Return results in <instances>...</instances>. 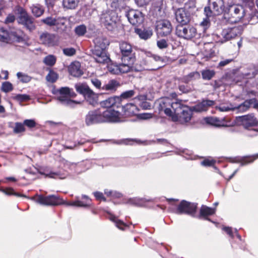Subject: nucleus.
<instances>
[{"label": "nucleus", "instance_id": "nucleus-1", "mask_svg": "<svg viewBox=\"0 0 258 258\" xmlns=\"http://www.w3.org/2000/svg\"><path fill=\"white\" fill-rule=\"evenodd\" d=\"M171 107L174 111L176 119L178 118L181 122L185 123L190 120L194 112L192 107L183 104L181 103V100L173 103Z\"/></svg>", "mask_w": 258, "mask_h": 258}, {"label": "nucleus", "instance_id": "nucleus-2", "mask_svg": "<svg viewBox=\"0 0 258 258\" xmlns=\"http://www.w3.org/2000/svg\"><path fill=\"white\" fill-rule=\"evenodd\" d=\"M245 10L240 5H229L225 10L224 18L231 23L239 22L245 16Z\"/></svg>", "mask_w": 258, "mask_h": 258}, {"label": "nucleus", "instance_id": "nucleus-3", "mask_svg": "<svg viewBox=\"0 0 258 258\" xmlns=\"http://www.w3.org/2000/svg\"><path fill=\"white\" fill-rule=\"evenodd\" d=\"M18 14V22L30 31L35 29L34 18L30 15L23 8L18 6L17 8Z\"/></svg>", "mask_w": 258, "mask_h": 258}, {"label": "nucleus", "instance_id": "nucleus-4", "mask_svg": "<svg viewBox=\"0 0 258 258\" xmlns=\"http://www.w3.org/2000/svg\"><path fill=\"white\" fill-rule=\"evenodd\" d=\"M197 203L183 200L178 205L175 213L178 215L185 214L194 217L197 212Z\"/></svg>", "mask_w": 258, "mask_h": 258}, {"label": "nucleus", "instance_id": "nucleus-5", "mask_svg": "<svg viewBox=\"0 0 258 258\" xmlns=\"http://www.w3.org/2000/svg\"><path fill=\"white\" fill-rule=\"evenodd\" d=\"M235 121L239 125H242L245 129L248 130L249 127L258 125V120L254 113L236 116Z\"/></svg>", "mask_w": 258, "mask_h": 258}, {"label": "nucleus", "instance_id": "nucleus-6", "mask_svg": "<svg viewBox=\"0 0 258 258\" xmlns=\"http://www.w3.org/2000/svg\"><path fill=\"white\" fill-rule=\"evenodd\" d=\"M211 7H206L204 12L206 16L219 15L224 13L225 9L223 0H211Z\"/></svg>", "mask_w": 258, "mask_h": 258}, {"label": "nucleus", "instance_id": "nucleus-7", "mask_svg": "<svg viewBox=\"0 0 258 258\" xmlns=\"http://www.w3.org/2000/svg\"><path fill=\"white\" fill-rule=\"evenodd\" d=\"M175 32L179 37L188 39L195 36L197 30L191 25L180 24L176 26Z\"/></svg>", "mask_w": 258, "mask_h": 258}, {"label": "nucleus", "instance_id": "nucleus-8", "mask_svg": "<svg viewBox=\"0 0 258 258\" xmlns=\"http://www.w3.org/2000/svg\"><path fill=\"white\" fill-rule=\"evenodd\" d=\"M67 206L89 209L92 206V201L89 196L82 195L81 198L77 197L75 200L71 202H68L66 200V206Z\"/></svg>", "mask_w": 258, "mask_h": 258}, {"label": "nucleus", "instance_id": "nucleus-9", "mask_svg": "<svg viewBox=\"0 0 258 258\" xmlns=\"http://www.w3.org/2000/svg\"><path fill=\"white\" fill-rule=\"evenodd\" d=\"M103 123L102 112L99 109L90 110L85 116V123L87 126Z\"/></svg>", "mask_w": 258, "mask_h": 258}, {"label": "nucleus", "instance_id": "nucleus-10", "mask_svg": "<svg viewBox=\"0 0 258 258\" xmlns=\"http://www.w3.org/2000/svg\"><path fill=\"white\" fill-rule=\"evenodd\" d=\"M116 108L106 109L102 112L104 123H118L123 120L120 118L121 112Z\"/></svg>", "mask_w": 258, "mask_h": 258}, {"label": "nucleus", "instance_id": "nucleus-11", "mask_svg": "<svg viewBox=\"0 0 258 258\" xmlns=\"http://www.w3.org/2000/svg\"><path fill=\"white\" fill-rule=\"evenodd\" d=\"M117 18L114 13L104 14L102 15L101 21L106 28L112 32H115L117 31L119 25L116 22Z\"/></svg>", "mask_w": 258, "mask_h": 258}, {"label": "nucleus", "instance_id": "nucleus-12", "mask_svg": "<svg viewBox=\"0 0 258 258\" xmlns=\"http://www.w3.org/2000/svg\"><path fill=\"white\" fill-rule=\"evenodd\" d=\"M155 29L158 36H166L169 35L172 30V27L171 23L166 20H160L156 21Z\"/></svg>", "mask_w": 258, "mask_h": 258}, {"label": "nucleus", "instance_id": "nucleus-13", "mask_svg": "<svg viewBox=\"0 0 258 258\" xmlns=\"http://www.w3.org/2000/svg\"><path fill=\"white\" fill-rule=\"evenodd\" d=\"M42 22L49 26H54V29L58 33H62L64 30V19H57L52 17H48L41 20Z\"/></svg>", "mask_w": 258, "mask_h": 258}, {"label": "nucleus", "instance_id": "nucleus-14", "mask_svg": "<svg viewBox=\"0 0 258 258\" xmlns=\"http://www.w3.org/2000/svg\"><path fill=\"white\" fill-rule=\"evenodd\" d=\"M36 201L40 204L48 206H56L63 203L62 199L53 195L48 196L39 195Z\"/></svg>", "mask_w": 258, "mask_h": 258}, {"label": "nucleus", "instance_id": "nucleus-15", "mask_svg": "<svg viewBox=\"0 0 258 258\" xmlns=\"http://www.w3.org/2000/svg\"><path fill=\"white\" fill-rule=\"evenodd\" d=\"M128 21L133 25L139 26L142 24L144 20L143 13L138 10H130L126 14Z\"/></svg>", "mask_w": 258, "mask_h": 258}, {"label": "nucleus", "instance_id": "nucleus-16", "mask_svg": "<svg viewBox=\"0 0 258 258\" xmlns=\"http://www.w3.org/2000/svg\"><path fill=\"white\" fill-rule=\"evenodd\" d=\"M107 49H91L95 62L99 63H107L110 60Z\"/></svg>", "mask_w": 258, "mask_h": 258}, {"label": "nucleus", "instance_id": "nucleus-17", "mask_svg": "<svg viewBox=\"0 0 258 258\" xmlns=\"http://www.w3.org/2000/svg\"><path fill=\"white\" fill-rule=\"evenodd\" d=\"M100 106L102 108L110 109L116 108H120V99L118 96H113L108 97L104 100L100 101L99 103Z\"/></svg>", "mask_w": 258, "mask_h": 258}, {"label": "nucleus", "instance_id": "nucleus-18", "mask_svg": "<svg viewBox=\"0 0 258 258\" xmlns=\"http://www.w3.org/2000/svg\"><path fill=\"white\" fill-rule=\"evenodd\" d=\"M26 35L21 29H12L9 32V43H24Z\"/></svg>", "mask_w": 258, "mask_h": 258}, {"label": "nucleus", "instance_id": "nucleus-19", "mask_svg": "<svg viewBox=\"0 0 258 258\" xmlns=\"http://www.w3.org/2000/svg\"><path fill=\"white\" fill-rule=\"evenodd\" d=\"M81 172V168L78 164L66 160V178L69 177L74 178Z\"/></svg>", "mask_w": 258, "mask_h": 258}, {"label": "nucleus", "instance_id": "nucleus-20", "mask_svg": "<svg viewBox=\"0 0 258 258\" xmlns=\"http://www.w3.org/2000/svg\"><path fill=\"white\" fill-rule=\"evenodd\" d=\"M191 13V12L179 8L175 12L176 20L180 24H187L190 21Z\"/></svg>", "mask_w": 258, "mask_h": 258}, {"label": "nucleus", "instance_id": "nucleus-21", "mask_svg": "<svg viewBox=\"0 0 258 258\" xmlns=\"http://www.w3.org/2000/svg\"><path fill=\"white\" fill-rule=\"evenodd\" d=\"M215 101L208 99H203L201 102L197 103L195 105L191 106L192 111L199 113L206 111L208 108L215 104Z\"/></svg>", "mask_w": 258, "mask_h": 258}, {"label": "nucleus", "instance_id": "nucleus-22", "mask_svg": "<svg viewBox=\"0 0 258 258\" xmlns=\"http://www.w3.org/2000/svg\"><path fill=\"white\" fill-rule=\"evenodd\" d=\"M40 41L48 47H52L57 44V37L54 34L44 32L40 35Z\"/></svg>", "mask_w": 258, "mask_h": 258}, {"label": "nucleus", "instance_id": "nucleus-23", "mask_svg": "<svg viewBox=\"0 0 258 258\" xmlns=\"http://www.w3.org/2000/svg\"><path fill=\"white\" fill-rule=\"evenodd\" d=\"M242 31V28L241 26L234 27L224 29L222 31V35L226 40H228L240 35Z\"/></svg>", "mask_w": 258, "mask_h": 258}, {"label": "nucleus", "instance_id": "nucleus-24", "mask_svg": "<svg viewBox=\"0 0 258 258\" xmlns=\"http://www.w3.org/2000/svg\"><path fill=\"white\" fill-rule=\"evenodd\" d=\"M121 54V61L132 66L136 61L135 53L133 49H120Z\"/></svg>", "mask_w": 258, "mask_h": 258}, {"label": "nucleus", "instance_id": "nucleus-25", "mask_svg": "<svg viewBox=\"0 0 258 258\" xmlns=\"http://www.w3.org/2000/svg\"><path fill=\"white\" fill-rule=\"evenodd\" d=\"M121 108L123 115L126 116H132L136 115V112L139 111L138 107L132 103L123 104L121 103L120 108Z\"/></svg>", "mask_w": 258, "mask_h": 258}, {"label": "nucleus", "instance_id": "nucleus-26", "mask_svg": "<svg viewBox=\"0 0 258 258\" xmlns=\"http://www.w3.org/2000/svg\"><path fill=\"white\" fill-rule=\"evenodd\" d=\"M68 70L69 74L74 77H80L83 74L81 69V63L78 61H74L68 66Z\"/></svg>", "mask_w": 258, "mask_h": 258}, {"label": "nucleus", "instance_id": "nucleus-27", "mask_svg": "<svg viewBox=\"0 0 258 258\" xmlns=\"http://www.w3.org/2000/svg\"><path fill=\"white\" fill-rule=\"evenodd\" d=\"M155 199H146L140 198H129L125 202L127 204H130L136 207H146V203L148 202H153Z\"/></svg>", "mask_w": 258, "mask_h": 258}, {"label": "nucleus", "instance_id": "nucleus-28", "mask_svg": "<svg viewBox=\"0 0 258 258\" xmlns=\"http://www.w3.org/2000/svg\"><path fill=\"white\" fill-rule=\"evenodd\" d=\"M204 120L207 124L216 127H227L228 125L224 122V118L219 119L218 117L207 116L204 118Z\"/></svg>", "mask_w": 258, "mask_h": 258}, {"label": "nucleus", "instance_id": "nucleus-29", "mask_svg": "<svg viewBox=\"0 0 258 258\" xmlns=\"http://www.w3.org/2000/svg\"><path fill=\"white\" fill-rule=\"evenodd\" d=\"M216 212V208L209 207L205 205H202L200 210L198 218L205 219L206 217L214 215Z\"/></svg>", "mask_w": 258, "mask_h": 258}, {"label": "nucleus", "instance_id": "nucleus-30", "mask_svg": "<svg viewBox=\"0 0 258 258\" xmlns=\"http://www.w3.org/2000/svg\"><path fill=\"white\" fill-rule=\"evenodd\" d=\"M120 86V84L119 81L115 79H111L102 86V90L114 93Z\"/></svg>", "mask_w": 258, "mask_h": 258}, {"label": "nucleus", "instance_id": "nucleus-31", "mask_svg": "<svg viewBox=\"0 0 258 258\" xmlns=\"http://www.w3.org/2000/svg\"><path fill=\"white\" fill-rule=\"evenodd\" d=\"M75 87L77 92L82 95L84 97H86L89 92H91L92 90L86 83H77L75 84Z\"/></svg>", "mask_w": 258, "mask_h": 258}, {"label": "nucleus", "instance_id": "nucleus-32", "mask_svg": "<svg viewBox=\"0 0 258 258\" xmlns=\"http://www.w3.org/2000/svg\"><path fill=\"white\" fill-rule=\"evenodd\" d=\"M102 94L95 93L92 90L84 98L86 99L89 104L95 106L98 104V97Z\"/></svg>", "mask_w": 258, "mask_h": 258}, {"label": "nucleus", "instance_id": "nucleus-33", "mask_svg": "<svg viewBox=\"0 0 258 258\" xmlns=\"http://www.w3.org/2000/svg\"><path fill=\"white\" fill-rule=\"evenodd\" d=\"M201 75L199 72L195 71L189 73L188 75L184 76L181 78V82L188 84L190 82L198 80L200 78Z\"/></svg>", "mask_w": 258, "mask_h": 258}, {"label": "nucleus", "instance_id": "nucleus-34", "mask_svg": "<svg viewBox=\"0 0 258 258\" xmlns=\"http://www.w3.org/2000/svg\"><path fill=\"white\" fill-rule=\"evenodd\" d=\"M114 143L118 145H133L134 144H140L142 142L141 140L136 139L126 138L116 140Z\"/></svg>", "mask_w": 258, "mask_h": 258}, {"label": "nucleus", "instance_id": "nucleus-35", "mask_svg": "<svg viewBox=\"0 0 258 258\" xmlns=\"http://www.w3.org/2000/svg\"><path fill=\"white\" fill-rule=\"evenodd\" d=\"M30 9L33 15L36 17H40L44 12L43 7L38 4L32 5L30 7Z\"/></svg>", "mask_w": 258, "mask_h": 258}, {"label": "nucleus", "instance_id": "nucleus-36", "mask_svg": "<svg viewBox=\"0 0 258 258\" xmlns=\"http://www.w3.org/2000/svg\"><path fill=\"white\" fill-rule=\"evenodd\" d=\"M3 182H4V181L3 180L0 179V185ZM0 191H2L3 192L5 193L6 195H8V196H12L13 195V196H16L17 197H24V198L27 197L24 195L16 192L14 190V189L11 187H8V188H6L5 189H4L3 188H0Z\"/></svg>", "mask_w": 258, "mask_h": 258}, {"label": "nucleus", "instance_id": "nucleus-37", "mask_svg": "<svg viewBox=\"0 0 258 258\" xmlns=\"http://www.w3.org/2000/svg\"><path fill=\"white\" fill-rule=\"evenodd\" d=\"M52 93L55 96L58 100L61 102L64 101V87H62L60 89L53 87Z\"/></svg>", "mask_w": 258, "mask_h": 258}, {"label": "nucleus", "instance_id": "nucleus-38", "mask_svg": "<svg viewBox=\"0 0 258 258\" xmlns=\"http://www.w3.org/2000/svg\"><path fill=\"white\" fill-rule=\"evenodd\" d=\"M247 69L249 71V72L245 73L244 75L249 79L254 78L258 73V70L256 69V67L253 64L248 66Z\"/></svg>", "mask_w": 258, "mask_h": 258}, {"label": "nucleus", "instance_id": "nucleus-39", "mask_svg": "<svg viewBox=\"0 0 258 258\" xmlns=\"http://www.w3.org/2000/svg\"><path fill=\"white\" fill-rule=\"evenodd\" d=\"M110 220L115 223V226L120 230H124L129 227V226L127 224L125 223L123 221L117 219L114 216H111Z\"/></svg>", "mask_w": 258, "mask_h": 258}, {"label": "nucleus", "instance_id": "nucleus-40", "mask_svg": "<svg viewBox=\"0 0 258 258\" xmlns=\"http://www.w3.org/2000/svg\"><path fill=\"white\" fill-rule=\"evenodd\" d=\"M258 158V153L253 155L243 157L240 161V166H243L253 162Z\"/></svg>", "mask_w": 258, "mask_h": 258}, {"label": "nucleus", "instance_id": "nucleus-41", "mask_svg": "<svg viewBox=\"0 0 258 258\" xmlns=\"http://www.w3.org/2000/svg\"><path fill=\"white\" fill-rule=\"evenodd\" d=\"M46 70L49 71V73L46 76L47 81L51 83L55 82L58 77V74L50 69L47 68Z\"/></svg>", "mask_w": 258, "mask_h": 258}, {"label": "nucleus", "instance_id": "nucleus-42", "mask_svg": "<svg viewBox=\"0 0 258 258\" xmlns=\"http://www.w3.org/2000/svg\"><path fill=\"white\" fill-rule=\"evenodd\" d=\"M96 46L99 48H106L109 44V40L104 38H97L95 40Z\"/></svg>", "mask_w": 258, "mask_h": 258}, {"label": "nucleus", "instance_id": "nucleus-43", "mask_svg": "<svg viewBox=\"0 0 258 258\" xmlns=\"http://www.w3.org/2000/svg\"><path fill=\"white\" fill-rule=\"evenodd\" d=\"M13 133L15 134H19L24 133L26 131L24 123L16 122L15 123V126L13 127Z\"/></svg>", "mask_w": 258, "mask_h": 258}, {"label": "nucleus", "instance_id": "nucleus-44", "mask_svg": "<svg viewBox=\"0 0 258 258\" xmlns=\"http://www.w3.org/2000/svg\"><path fill=\"white\" fill-rule=\"evenodd\" d=\"M117 64L118 70H119V73L121 74L127 73L130 72L131 68H132L131 65L128 64V63H124L123 62Z\"/></svg>", "mask_w": 258, "mask_h": 258}, {"label": "nucleus", "instance_id": "nucleus-45", "mask_svg": "<svg viewBox=\"0 0 258 258\" xmlns=\"http://www.w3.org/2000/svg\"><path fill=\"white\" fill-rule=\"evenodd\" d=\"M39 173L40 174L45 175L46 177L53 178H63V177H60V175L58 172H49L47 170L45 171L43 169H40Z\"/></svg>", "mask_w": 258, "mask_h": 258}, {"label": "nucleus", "instance_id": "nucleus-46", "mask_svg": "<svg viewBox=\"0 0 258 258\" xmlns=\"http://www.w3.org/2000/svg\"><path fill=\"white\" fill-rule=\"evenodd\" d=\"M135 32L137 34L139 35L141 38L144 39H148L152 35V32L151 31L142 30L140 29H136Z\"/></svg>", "mask_w": 258, "mask_h": 258}, {"label": "nucleus", "instance_id": "nucleus-47", "mask_svg": "<svg viewBox=\"0 0 258 258\" xmlns=\"http://www.w3.org/2000/svg\"><path fill=\"white\" fill-rule=\"evenodd\" d=\"M201 73L202 78L205 80H211L215 75V72L210 69L204 70Z\"/></svg>", "mask_w": 258, "mask_h": 258}, {"label": "nucleus", "instance_id": "nucleus-48", "mask_svg": "<svg viewBox=\"0 0 258 258\" xmlns=\"http://www.w3.org/2000/svg\"><path fill=\"white\" fill-rule=\"evenodd\" d=\"M135 93V92L133 90H130L122 92L119 96H118V97L120 99V103H122L124 99H128L133 97Z\"/></svg>", "mask_w": 258, "mask_h": 258}, {"label": "nucleus", "instance_id": "nucleus-49", "mask_svg": "<svg viewBox=\"0 0 258 258\" xmlns=\"http://www.w3.org/2000/svg\"><path fill=\"white\" fill-rule=\"evenodd\" d=\"M43 62L48 66L52 67L56 62V57L53 55H48L44 57Z\"/></svg>", "mask_w": 258, "mask_h": 258}, {"label": "nucleus", "instance_id": "nucleus-50", "mask_svg": "<svg viewBox=\"0 0 258 258\" xmlns=\"http://www.w3.org/2000/svg\"><path fill=\"white\" fill-rule=\"evenodd\" d=\"M12 99L20 102H23L30 100V97L27 94H19L13 96Z\"/></svg>", "mask_w": 258, "mask_h": 258}, {"label": "nucleus", "instance_id": "nucleus-51", "mask_svg": "<svg viewBox=\"0 0 258 258\" xmlns=\"http://www.w3.org/2000/svg\"><path fill=\"white\" fill-rule=\"evenodd\" d=\"M75 32L78 36H82L87 32L86 26L85 25H80L77 26L75 29Z\"/></svg>", "mask_w": 258, "mask_h": 258}, {"label": "nucleus", "instance_id": "nucleus-52", "mask_svg": "<svg viewBox=\"0 0 258 258\" xmlns=\"http://www.w3.org/2000/svg\"><path fill=\"white\" fill-rule=\"evenodd\" d=\"M9 32H8L3 28L0 29V41L9 43Z\"/></svg>", "mask_w": 258, "mask_h": 258}, {"label": "nucleus", "instance_id": "nucleus-53", "mask_svg": "<svg viewBox=\"0 0 258 258\" xmlns=\"http://www.w3.org/2000/svg\"><path fill=\"white\" fill-rule=\"evenodd\" d=\"M13 86L10 82H5L2 83L1 90L2 91L8 93L13 90Z\"/></svg>", "mask_w": 258, "mask_h": 258}, {"label": "nucleus", "instance_id": "nucleus-54", "mask_svg": "<svg viewBox=\"0 0 258 258\" xmlns=\"http://www.w3.org/2000/svg\"><path fill=\"white\" fill-rule=\"evenodd\" d=\"M81 104L82 102L80 101L69 99H67V102H66V106L69 107L70 108H74L76 107L77 105H81Z\"/></svg>", "mask_w": 258, "mask_h": 258}, {"label": "nucleus", "instance_id": "nucleus-55", "mask_svg": "<svg viewBox=\"0 0 258 258\" xmlns=\"http://www.w3.org/2000/svg\"><path fill=\"white\" fill-rule=\"evenodd\" d=\"M136 116L138 119L145 120L152 118L153 117V114L147 112L137 113Z\"/></svg>", "mask_w": 258, "mask_h": 258}, {"label": "nucleus", "instance_id": "nucleus-56", "mask_svg": "<svg viewBox=\"0 0 258 258\" xmlns=\"http://www.w3.org/2000/svg\"><path fill=\"white\" fill-rule=\"evenodd\" d=\"M77 94L73 89L66 86V100L71 99V98H75Z\"/></svg>", "mask_w": 258, "mask_h": 258}, {"label": "nucleus", "instance_id": "nucleus-57", "mask_svg": "<svg viewBox=\"0 0 258 258\" xmlns=\"http://www.w3.org/2000/svg\"><path fill=\"white\" fill-rule=\"evenodd\" d=\"M215 163L216 160L214 159L210 160L208 158H206L201 162V164L205 167H212L215 165Z\"/></svg>", "mask_w": 258, "mask_h": 258}, {"label": "nucleus", "instance_id": "nucleus-58", "mask_svg": "<svg viewBox=\"0 0 258 258\" xmlns=\"http://www.w3.org/2000/svg\"><path fill=\"white\" fill-rule=\"evenodd\" d=\"M17 76L20 81L23 83H28L30 81L31 78L28 75L23 74L21 72H18L17 74Z\"/></svg>", "mask_w": 258, "mask_h": 258}, {"label": "nucleus", "instance_id": "nucleus-59", "mask_svg": "<svg viewBox=\"0 0 258 258\" xmlns=\"http://www.w3.org/2000/svg\"><path fill=\"white\" fill-rule=\"evenodd\" d=\"M92 194L97 201H102L103 202L107 201L106 198L104 196L102 192L96 191L93 192Z\"/></svg>", "mask_w": 258, "mask_h": 258}, {"label": "nucleus", "instance_id": "nucleus-60", "mask_svg": "<svg viewBox=\"0 0 258 258\" xmlns=\"http://www.w3.org/2000/svg\"><path fill=\"white\" fill-rule=\"evenodd\" d=\"M67 5L66 8L70 9H75L78 5L79 0H66Z\"/></svg>", "mask_w": 258, "mask_h": 258}, {"label": "nucleus", "instance_id": "nucleus-61", "mask_svg": "<svg viewBox=\"0 0 258 258\" xmlns=\"http://www.w3.org/2000/svg\"><path fill=\"white\" fill-rule=\"evenodd\" d=\"M196 7L195 3L192 1H189L184 5V7L182 8L185 11L191 12V10L194 9Z\"/></svg>", "mask_w": 258, "mask_h": 258}, {"label": "nucleus", "instance_id": "nucleus-62", "mask_svg": "<svg viewBox=\"0 0 258 258\" xmlns=\"http://www.w3.org/2000/svg\"><path fill=\"white\" fill-rule=\"evenodd\" d=\"M23 123L25 126H26L30 128H34L36 125V122L34 119H25Z\"/></svg>", "mask_w": 258, "mask_h": 258}, {"label": "nucleus", "instance_id": "nucleus-63", "mask_svg": "<svg viewBox=\"0 0 258 258\" xmlns=\"http://www.w3.org/2000/svg\"><path fill=\"white\" fill-rule=\"evenodd\" d=\"M214 53V51L213 49H204L203 58H206V60H207L215 55Z\"/></svg>", "mask_w": 258, "mask_h": 258}, {"label": "nucleus", "instance_id": "nucleus-64", "mask_svg": "<svg viewBox=\"0 0 258 258\" xmlns=\"http://www.w3.org/2000/svg\"><path fill=\"white\" fill-rule=\"evenodd\" d=\"M253 101H255V100L252 98L249 99L245 100L243 102L241 103V106H244L245 109H249L250 105L253 104Z\"/></svg>", "mask_w": 258, "mask_h": 258}]
</instances>
